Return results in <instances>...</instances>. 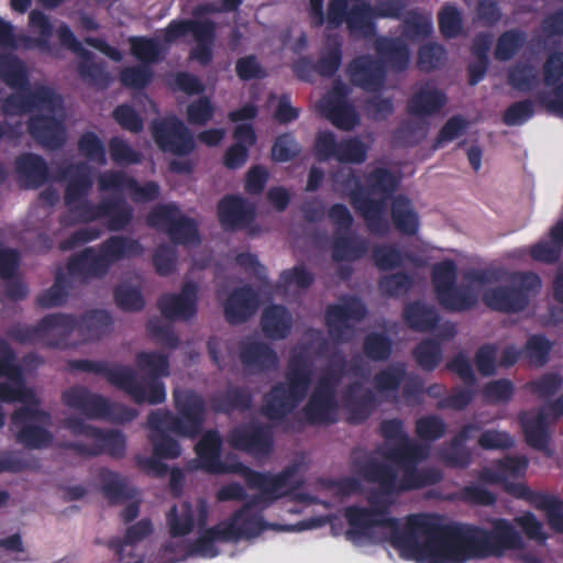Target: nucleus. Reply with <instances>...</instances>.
Returning <instances> with one entry per match:
<instances>
[{
	"label": "nucleus",
	"mask_w": 563,
	"mask_h": 563,
	"mask_svg": "<svg viewBox=\"0 0 563 563\" xmlns=\"http://www.w3.org/2000/svg\"><path fill=\"white\" fill-rule=\"evenodd\" d=\"M100 191H129L135 203H145L157 200L159 186L154 180L141 185L135 178L128 176L123 170H106L99 176Z\"/></svg>",
	"instance_id": "393cba45"
},
{
	"label": "nucleus",
	"mask_w": 563,
	"mask_h": 563,
	"mask_svg": "<svg viewBox=\"0 0 563 563\" xmlns=\"http://www.w3.org/2000/svg\"><path fill=\"white\" fill-rule=\"evenodd\" d=\"M198 287L187 282L180 288V294L166 292L158 297L157 307L163 318L176 320H190L197 316Z\"/></svg>",
	"instance_id": "c756f323"
},
{
	"label": "nucleus",
	"mask_w": 563,
	"mask_h": 563,
	"mask_svg": "<svg viewBox=\"0 0 563 563\" xmlns=\"http://www.w3.org/2000/svg\"><path fill=\"white\" fill-rule=\"evenodd\" d=\"M260 324L267 339L285 340L291 330V317L286 307L272 305L264 309Z\"/></svg>",
	"instance_id": "a18cd8bd"
},
{
	"label": "nucleus",
	"mask_w": 563,
	"mask_h": 563,
	"mask_svg": "<svg viewBox=\"0 0 563 563\" xmlns=\"http://www.w3.org/2000/svg\"><path fill=\"white\" fill-rule=\"evenodd\" d=\"M339 185L350 197L352 208L363 217L369 233L383 236L390 231V224L384 217V200H374L365 192L364 184L355 170L343 174Z\"/></svg>",
	"instance_id": "2eb2a0df"
},
{
	"label": "nucleus",
	"mask_w": 563,
	"mask_h": 563,
	"mask_svg": "<svg viewBox=\"0 0 563 563\" xmlns=\"http://www.w3.org/2000/svg\"><path fill=\"white\" fill-rule=\"evenodd\" d=\"M448 103V95L433 84L426 82L408 99L409 115L426 118L439 113Z\"/></svg>",
	"instance_id": "4c0bfd02"
},
{
	"label": "nucleus",
	"mask_w": 563,
	"mask_h": 563,
	"mask_svg": "<svg viewBox=\"0 0 563 563\" xmlns=\"http://www.w3.org/2000/svg\"><path fill=\"white\" fill-rule=\"evenodd\" d=\"M218 542H238L232 536V531L223 530L220 526L214 525L206 528L192 541L183 543H169L165 545V551L180 555L179 560L189 558H216L219 555V549L216 547Z\"/></svg>",
	"instance_id": "5701e85b"
},
{
	"label": "nucleus",
	"mask_w": 563,
	"mask_h": 563,
	"mask_svg": "<svg viewBox=\"0 0 563 563\" xmlns=\"http://www.w3.org/2000/svg\"><path fill=\"white\" fill-rule=\"evenodd\" d=\"M218 218L223 230L240 231L255 220V207L243 197L228 195L219 200Z\"/></svg>",
	"instance_id": "f704fd0d"
},
{
	"label": "nucleus",
	"mask_w": 563,
	"mask_h": 563,
	"mask_svg": "<svg viewBox=\"0 0 563 563\" xmlns=\"http://www.w3.org/2000/svg\"><path fill=\"white\" fill-rule=\"evenodd\" d=\"M427 532L419 563L465 562L471 559L501 556L507 550H520L523 540L506 519H497L493 529L470 523H443L438 515L434 523H421Z\"/></svg>",
	"instance_id": "f257e3e1"
},
{
	"label": "nucleus",
	"mask_w": 563,
	"mask_h": 563,
	"mask_svg": "<svg viewBox=\"0 0 563 563\" xmlns=\"http://www.w3.org/2000/svg\"><path fill=\"white\" fill-rule=\"evenodd\" d=\"M131 55L140 62L141 65H153L162 59V48L158 42L147 36H131Z\"/></svg>",
	"instance_id": "680f3d73"
},
{
	"label": "nucleus",
	"mask_w": 563,
	"mask_h": 563,
	"mask_svg": "<svg viewBox=\"0 0 563 563\" xmlns=\"http://www.w3.org/2000/svg\"><path fill=\"white\" fill-rule=\"evenodd\" d=\"M258 306V294L251 286L238 287L224 302V319L232 325L242 324L254 316Z\"/></svg>",
	"instance_id": "e433bc0d"
},
{
	"label": "nucleus",
	"mask_w": 563,
	"mask_h": 563,
	"mask_svg": "<svg viewBox=\"0 0 563 563\" xmlns=\"http://www.w3.org/2000/svg\"><path fill=\"white\" fill-rule=\"evenodd\" d=\"M342 41L338 35L329 36L328 42H325L324 52L321 53L319 60L312 62V66L316 67L317 75L323 78H331L342 66Z\"/></svg>",
	"instance_id": "864d4df0"
},
{
	"label": "nucleus",
	"mask_w": 563,
	"mask_h": 563,
	"mask_svg": "<svg viewBox=\"0 0 563 563\" xmlns=\"http://www.w3.org/2000/svg\"><path fill=\"white\" fill-rule=\"evenodd\" d=\"M402 318L409 329L421 333L434 330L440 322L439 312L434 307L427 306L419 300L404 307Z\"/></svg>",
	"instance_id": "49530a36"
},
{
	"label": "nucleus",
	"mask_w": 563,
	"mask_h": 563,
	"mask_svg": "<svg viewBox=\"0 0 563 563\" xmlns=\"http://www.w3.org/2000/svg\"><path fill=\"white\" fill-rule=\"evenodd\" d=\"M395 16L397 8L393 3L373 5L365 0H358L349 5V0H329L325 13L324 0H310L308 4V19L312 29H320L325 24L330 30H338L344 23L347 33L361 40H372L375 36V19Z\"/></svg>",
	"instance_id": "20e7f679"
},
{
	"label": "nucleus",
	"mask_w": 563,
	"mask_h": 563,
	"mask_svg": "<svg viewBox=\"0 0 563 563\" xmlns=\"http://www.w3.org/2000/svg\"><path fill=\"white\" fill-rule=\"evenodd\" d=\"M457 267L453 260H443L431 269L435 298L440 307L451 312L468 311L475 307L477 297L471 286H457Z\"/></svg>",
	"instance_id": "f8f14e48"
},
{
	"label": "nucleus",
	"mask_w": 563,
	"mask_h": 563,
	"mask_svg": "<svg viewBox=\"0 0 563 563\" xmlns=\"http://www.w3.org/2000/svg\"><path fill=\"white\" fill-rule=\"evenodd\" d=\"M321 114L343 131H352L360 124V114L347 101V88L342 82L334 85L320 102Z\"/></svg>",
	"instance_id": "a878e982"
},
{
	"label": "nucleus",
	"mask_w": 563,
	"mask_h": 563,
	"mask_svg": "<svg viewBox=\"0 0 563 563\" xmlns=\"http://www.w3.org/2000/svg\"><path fill=\"white\" fill-rule=\"evenodd\" d=\"M374 48L380 62L389 65L391 70L402 73L408 69L410 52L404 40L382 36L376 40Z\"/></svg>",
	"instance_id": "ea45409f"
},
{
	"label": "nucleus",
	"mask_w": 563,
	"mask_h": 563,
	"mask_svg": "<svg viewBox=\"0 0 563 563\" xmlns=\"http://www.w3.org/2000/svg\"><path fill=\"white\" fill-rule=\"evenodd\" d=\"M231 448L253 456H268L273 452V432L265 424H238L228 433Z\"/></svg>",
	"instance_id": "b1692460"
},
{
	"label": "nucleus",
	"mask_w": 563,
	"mask_h": 563,
	"mask_svg": "<svg viewBox=\"0 0 563 563\" xmlns=\"http://www.w3.org/2000/svg\"><path fill=\"white\" fill-rule=\"evenodd\" d=\"M507 84L516 91L529 92L538 86V75L527 62H518L507 70Z\"/></svg>",
	"instance_id": "bf43d9fd"
},
{
	"label": "nucleus",
	"mask_w": 563,
	"mask_h": 563,
	"mask_svg": "<svg viewBox=\"0 0 563 563\" xmlns=\"http://www.w3.org/2000/svg\"><path fill=\"white\" fill-rule=\"evenodd\" d=\"M386 457L402 466H412L427 457V450L416 441L404 438L389 449Z\"/></svg>",
	"instance_id": "5fc2aeb1"
},
{
	"label": "nucleus",
	"mask_w": 563,
	"mask_h": 563,
	"mask_svg": "<svg viewBox=\"0 0 563 563\" xmlns=\"http://www.w3.org/2000/svg\"><path fill=\"white\" fill-rule=\"evenodd\" d=\"M52 416L48 411L24 405L12 411L11 430L16 443L29 450H44L53 443V433L48 430Z\"/></svg>",
	"instance_id": "ddd939ff"
},
{
	"label": "nucleus",
	"mask_w": 563,
	"mask_h": 563,
	"mask_svg": "<svg viewBox=\"0 0 563 563\" xmlns=\"http://www.w3.org/2000/svg\"><path fill=\"white\" fill-rule=\"evenodd\" d=\"M68 365L70 371L93 373L108 379L110 385L126 393L136 405H141L144 399V393L135 380V369L129 365L90 358L70 360Z\"/></svg>",
	"instance_id": "a211bd4d"
},
{
	"label": "nucleus",
	"mask_w": 563,
	"mask_h": 563,
	"mask_svg": "<svg viewBox=\"0 0 563 563\" xmlns=\"http://www.w3.org/2000/svg\"><path fill=\"white\" fill-rule=\"evenodd\" d=\"M65 428L69 429L74 437H87L95 442H64L60 444L64 450H70L81 456H100L106 453L113 459H122L126 452V438L122 431H103L85 423L78 417L65 419Z\"/></svg>",
	"instance_id": "1a4fd4ad"
},
{
	"label": "nucleus",
	"mask_w": 563,
	"mask_h": 563,
	"mask_svg": "<svg viewBox=\"0 0 563 563\" xmlns=\"http://www.w3.org/2000/svg\"><path fill=\"white\" fill-rule=\"evenodd\" d=\"M135 365L141 372L147 373L140 377L135 372L136 384L144 393L143 404L161 405L166 401V386L159 378L170 375L168 356L162 352H139L135 356Z\"/></svg>",
	"instance_id": "f3484780"
},
{
	"label": "nucleus",
	"mask_w": 563,
	"mask_h": 563,
	"mask_svg": "<svg viewBox=\"0 0 563 563\" xmlns=\"http://www.w3.org/2000/svg\"><path fill=\"white\" fill-rule=\"evenodd\" d=\"M399 186V179L386 167H377L365 177V192L368 197L377 196L374 200H387L395 194Z\"/></svg>",
	"instance_id": "3c124183"
},
{
	"label": "nucleus",
	"mask_w": 563,
	"mask_h": 563,
	"mask_svg": "<svg viewBox=\"0 0 563 563\" xmlns=\"http://www.w3.org/2000/svg\"><path fill=\"white\" fill-rule=\"evenodd\" d=\"M352 86L367 92L379 91L386 81V68L373 55H361L352 58L346 68Z\"/></svg>",
	"instance_id": "7c9ffc66"
},
{
	"label": "nucleus",
	"mask_w": 563,
	"mask_h": 563,
	"mask_svg": "<svg viewBox=\"0 0 563 563\" xmlns=\"http://www.w3.org/2000/svg\"><path fill=\"white\" fill-rule=\"evenodd\" d=\"M0 80L13 90L26 89L30 73L25 63L15 55H0Z\"/></svg>",
	"instance_id": "603ef678"
},
{
	"label": "nucleus",
	"mask_w": 563,
	"mask_h": 563,
	"mask_svg": "<svg viewBox=\"0 0 563 563\" xmlns=\"http://www.w3.org/2000/svg\"><path fill=\"white\" fill-rule=\"evenodd\" d=\"M412 356L421 369L433 372L441 363V360H443V350H441V344L438 340L426 339L417 344L412 351Z\"/></svg>",
	"instance_id": "052dcab7"
},
{
	"label": "nucleus",
	"mask_w": 563,
	"mask_h": 563,
	"mask_svg": "<svg viewBox=\"0 0 563 563\" xmlns=\"http://www.w3.org/2000/svg\"><path fill=\"white\" fill-rule=\"evenodd\" d=\"M299 464L291 463L276 475L263 472V478L250 484V489H258L262 496L277 499L302 487V478L298 476Z\"/></svg>",
	"instance_id": "473e14b6"
},
{
	"label": "nucleus",
	"mask_w": 563,
	"mask_h": 563,
	"mask_svg": "<svg viewBox=\"0 0 563 563\" xmlns=\"http://www.w3.org/2000/svg\"><path fill=\"white\" fill-rule=\"evenodd\" d=\"M69 285V279L63 273H57L55 283H53L51 288L38 295L37 299H35V305L44 309L62 307L66 302Z\"/></svg>",
	"instance_id": "69168bd1"
},
{
	"label": "nucleus",
	"mask_w": 563,
	"mask_h": 563,
	"mask_svg": "<svg viewBox=\"0 0 563 563\" xmlns=\"http://www.w3.org/2000/svg\"><path fill=\"white\" fill-rule=\"evenodd\" d=\"M526 33L520 29H510L498 35L494 58L498 62H507L516 56L525 46Z\"/></svg>",
	"instance_id": "4d7b16f0"
},
{
	"label": "nucleus",
	"mask_w": 563,
	"mask_h": 563,
	"mask_svg": "<svg viewBox=\"0 0 563 563\" xmlns=\"http://www.w3.org/2000/svg\"><path fill=\"white\" fill-rule=\"evenodd\" d=\"M188 33L192 34L194 40H203L216 33V24L211 20L175 19L167 24L165 32H163V41L174 43Z\"/></svg>",
	"instance_id": "a19ab883"
},
{
	"label": "nucleus",
	"mask_w": 563,
	"mask_h": 563,
	"mask_svg": "<svg viewBox=\"0 0 563 563\" xmlns=\"http://www.w3.org/2000/svg\"><path fill=\"white\" fill-rule=\"evenodd\" d=\"M377 397L371 389H363L361 383H351L343 394V407L347 412L346 421L350 424L365 422L377 408Z\"/></svg>",
	"instance_id": "c9c22d12"
},
{
	"label": "nucleus",
	"mask_w": 563,
	"mask_h": 563,
	"mask_svg": "<svg viewBox=\"0 0 563 563\" xmlns=\"http://www.w3.org/2000/svg\"><path fill=\"white\" fill-rule=\"evenodd\" d=\"M260 503L261 496L254 495L242 505L241 509L234 511L229 520L216 525L222 527L223 530L232 531L233 538L238 541L258 537L268 527L260 510H255Z\"/></svg>",
	"instance_id": "bb28decb"
},
{
	"label": "nucleus",
	"mask_w": 563,
	"mask_h": 563,
	"mask_svg": "<svg viewBox=\"0 0 563 563\" xmlns=\"http://www.w3.org/2000/svg\"><path fill=\"white\" fill-rule=\"evenodd\" d=\"M176 415L167 409L150 412L147 424L150 430L167 429L169 432L188 439L201 434L207 419L206 399L192 389L174 391Z\"/></svg>",
	"instance_id": "0eeeda50"
},
{
	"label": "nucleus",
	"mask_w": 563,
	"mask_h": 563,
	"mask_svg": "<svg viewBox=\"0 0 563 563\" xmlns=\"http://www.w3.org/2000/svg\"><path fill=\"white\" fill-rule=\"evenodd\" d=\"M167 525H169V533L173 538H180L189 534L194 529V510L192 505L188 501L180 504V510L177 506H172L167 512Z\"/></svg>",
	"instance_id": "13d9d810"
},
{
	"label": "nucleus",
	"mask_w": 563,
	"mask_h": 563,
	"mask_svg": "<svg viewBox=\"0 0 563 563\" xmlns=\"http://www.w3.org/2000/svg\"><path fill=\"white\" fill-rule=\"evenodd\" d=\"M366 317L365 305L361 299L351 297L342 303H333L325 308L324 322L330 339L338 344L350 343L353 338V325L350 321L360 322Z\"/></svg>",
	"instance_id": "412c9836"
},
{
	"label": "nucleus",
	"mask_w": 563,
	"mask_h": 563,
	"mask_svg": "<svg viewBox=\"0 0 563 563\" xmlns=\"http://www.w3.org/2000/svg\"><path fill=\"white\" fill-rule=\"evenodd\" d=\"M390 217L396 231L408 236L417 234L419 217L407 196L398 195L394 197V200H391Z\"/></svg>",
	"instance_id": "8fccbe9b"
},
{
	"label": "nucleus",
	"mask_w": 563,
	"mask_h": 563,
	"mask_svg": "<svg viewBox=\"0 0 563 563\" xmlns=\"http://www.w3.org/2000/svg\"><path fill=\"white\" fill-rule=\"evenodd\" d=\"M223 449V440L216 429H210L201 435L200 441L196 444V453L200 467L207 465H216L220 461L221 450Z\"/></svg>",
	"instance_id": "6e6d98bb"
},
{
	"label": "nucleus",
	"mask_w": 563,
	"mask_h": 563,
	"mask_svg": "<svg viewBox=\"0 0 563 563\" xmlns=\"http://www.w3.org/2000/svg\"><path fill=\"white\" fill-rule=\"evenodd\" d=\"M26 132L36 144L57 151L66 144L65 123L53 114H33L26 121Z\"/></svg>",
	"instance_id": "2f4dec72"
},
{
	"label": "nucleus",
	"mask_w": 563,
	"mask_h": 563,
	"mask_svg": "<svg viewBox=\"0 0 563 563\" xmlns=\"http://www.w3.org/2000/svg\"><path fill=\"white\" fill-rule=\"evenodd\" d=\"M60 103L62 98L53 88L38 85L31 89L29 86L3 98L0 102V111L7 117L23 115L33 112L34 109L54 112Z\"/></svg>",
	"instance_id": "aec40b11"
},
{
	"label": "nucleus",
	"mask_w": 563,
	"mask_h": 563,
	"mask_svg": "<svg viewBox=\"0 0 563 563\" xmlns=\"http://www.w3.org/2000/svg\"><path fill=\"white\" fill-rule=\"evenodd\" d=\"M62 402L70 409L78 410L88 419H109L114 423H129L136 417L135 409L112 402L79 385L62 393Z\"/></svg>",
	"instance_id": "9b49d317"
},
{
	"label": "nucleus",
	"mask_w": 563,
	"mask_h": 563,
	"mask_svg": "<svg viewBox=\"0 0 563 563\" xmlns=\"http://www.w3.org/2000/svg\"><path fill=\"white\" fill-rule=\"evenodd\" d=\"M380 510H368L366 507L351 505L345 509V518L350 528L346 530L347 540H355L369 536V531L376 528L390 530V544L398 550L405 560L418 562L421 558L423 541L427 532L422 523H434L437 515H409L404 528L399 526V519L393 516H382Z\"/></svg>",
	"instance_id": "f03ea898"
},
{
	"label": "nucleus",
	"mask_w": 563,
	"mask_h": 563,
	"mask_svg": "<svg viewBox=\"0 0 563 563\" xmlns=\"http://www.w3.org/2000/svg\"><path fill=\"white\" fill-rule=\"evenodd\" d=\"M542 82L551 90L538 92V104L548 113L563 119V52L553 51L547 55L542 64Z\"/></svg>",
	"instance_id": "4be33fe9"
},
{
	"label": "nucleus",
	"mask_w": 563,
	"mask_h": 563,
	"mask_svg": "<svg viewBox=\"0 0 563 563\" xmlns=\"http://www.w3.org/2000/svg\"><path fill=\"white\" fill-rule=\"evenodd\" d=\"M73 328L59 329V341L51 345L62 347L63 342L75 331L78 332L82 342L97 341L108 335L113 327V318L106 310H88L80 318L73 316Z\"/></svg>",
	"instance_id": "c85d7f7f"
},
{
	"label": "nucleus",
	"mask_w": 563,
	"mask_h": 563,
	"mask_svg": "<svg viewBox=\"0 0 563 563\" xmlns=\"http://www.w3.org/2000/svg\"><path fill=\"white\" fill-rule=\"evenodd\" d=\"M15 168L26 188H38L48 180V165L44 158L34 153H24L16 157Z\"/></svg>",
	"instance_id": "79ce46f5"
},
{
	"label": "nucleus",
	"mask_w": 563,
	"mask_h": 563,
	"mask_svg": "<svg viewBox=\"0 0 563 563\" xmlns=\"http://www.w3.org/2000/svg\"><path fill=\"white\" fill-rule=\"evenodd\" d=\"M368 240L355 234H334L332 258L334 262H356L368 253Z\"/></svg>",
	"instance_id": "de8ad7c7"
},
{
	"label": "nucleus",
	"mask_w": 563,
	"mask_h": 563,
	"mask_svg": "<svg viewBox=\"0 0 563 563\" xmlns=\"http://www.w3.org/2000/svg\"><path fill=\"white\" fill-rule=\"evenodd\" d=\"M415 280L407 272L391 273L378 279V290L389 298H399L412 290Z\"/></svg>",
	"instance_id": "e2e57ef3"
},
{
	"label": "nucleus",
	"mask_w": 563,
	"mask_h": 563,
	"mask_svg": "<svg viewBox=\"0 0 563 563\" xmlns=\"http://www.w3.org/2000/svg\"><path fill=\"white\" fill-rule=\"evenodd\" d=\"M520 427L525 437V442L533 450H547L550 443L548 433L547 412L540 410L536 415L523 413L520 416Z\"/></svg>",
	"instance_id": "09e8293b"
},
{
	"label": "nucleus",
	"mask_w": 563,
	"mask_h": 563,
	"mask_svg": "<svg viewBox=\"0 0 563 563\" xmlns=\"http://www.w3.org/2000/svg\"><path fill=\"white\" fill-rule=\"evenodd\" d=\"M78 75L90 86L104 89L110 84V75L106 71L104 64L96 62L91 57H81L78 63Z\"/></svg>",
	"instance_id": "0e129e2a"
},
{
	"label": "nucleus",
	"mask_w": 563,
	"mask_h": 563,
	"mask_svg": "<svg viewBox=\"0 0 563 563\" xmlns=\"http://www.w3.org/2000/svg\"><path fill=\"white\" fill-rule=\"evenodd\" d=\"M73 325L71 314L56 312L43 317L36 325H13L9 328L8 336L20 344H34L48 336L58 338L59 329L67 331Z\"/></svg>",
	"instance_id": "cd10ccee"
},
{
	"label": "nucleus",
	"mask_w": 563,
	"mask_h": 563,
	"mask_svg": "<svg viewBox=\"0 0 563 563\" xmlns=\"http://www.w3.org/2000/svg\"><path fill=\"white\" fill-rule=\"evenodd\" d=\"M145 222L152 229L167 233L174 244L198 245L201 242L197 221L183 214L174 202L154 206Z\"/></svg>",
	"instance_id": "4468645a"
},
{
	"label": "nucleus",
	"mask_w": 563,
	"mask_h": 563,
	"mask_svg": "<svg viewBox=\"0 0 563 563\" xmlns=\"http://www.w3.org/2000/svg\"><path fill=\"white\" fill-rule=\"evenodd\" d=\"M78 152L91 163L100 166L107 164L106 145L92 131H86L79 136Z\"/></svg>",
	"instance_id": "338daca9"
},
{
	"label": "nucleus",
	"mask_w": 563,
	"mask_h": 563,
	"mask_svg": "<svg viewBox=\"0 0 563 563\" xmlns=\"http://www.w3.org/2000/svg\"><path fill=\"white\" fill-rule=\"evenodd\" d=\"M65 187V206L80 222L108 220L109 231H123L131 224L133 209L123 197H110L93 205L88 195L92 189L91 168L86 163L70 164L62 169Z\"/></svg>",
	"instance_id": "7ed1b4c3"
},
{
	"label": "nucleus",
	"mask_w": 563,
	"mask_h": 563,
	"mask_svg": "<svg viewBox=\"0 0 563 563\" xmlns=\"http://www.w3.org/2000/svg\"><path fill=\"white\" fill-rule=\"evenodd\" d=\"M240 361L245 371L253 374L276 371L278 366L277 352L268 343L246 338L241 340Z\"/></svg>",
	"instance_id": "72a5a7b5"
},
{
	"label": "nucleus",
	"mask_w": 563,
	"mask_h": 563,
	"mask_svg": "<svg viewBox=\"0 0 563 563\" xmlns=\"http://www.w3.org/2000/svg\"><path fill=\"white\" fill-rule=\"evenodd\" d=\"M541 289L537 273H515L510 284L494 286L483 292V302L492 311L519 313L529 305L530 296Z\"/></svg>",
	"instance_id": "9d476101"
},
{
	"label": "nucleus",
	"mask_w": 563,
	"mask_h": 563,
	"mask_svg": "<svg viewBox=\"0 0 563 563\" xmlns=\"http://www.w3.org/2000/svg\"><path fill=\"white\" fill-rule=\"evenodd\" d=\"M408 377L405 363H394L374 375V388L388 401L396 404L399 400L397 393Z\"/></svg>",
	"instance_id": "37998d69"
},
{
	"label": "nucleus",
	"mask_w": 563,
	"mask_h": 563,
	"mask_svg": "<svg viewBox=\"0 0 563 563\" xmlns=\"http://www.w3.org/2000/svg\"><path fill=\"white\" fill-rule=\"evenodd\" d=\"M439 457L451 468L464 470L472 463V451L464 443L451 441L439 450Z\"/></svg>",
	"instance_id": "774afa93"
},
{
	"label": "nucleus",
	"mask_w": 563,
	"mask_h": 563,
	"mask_svg": "<svg viewBox=\"0 0 563 563\" xmlns=\"http://www.w3.org/2000/svg\"><path fill=\"white\" fill-rule=\"evenodd\" d=\"M144 246L131 236L112 235L97 246H87L68 260V273L82 280L102 279L115 263L140 257Z\"/></svg>",
	"instance_id": "423d86ee"
},
{
	"label": "nucleus",
	"mask_w": 563,
	"mask_h": 563,
	"mask_svg": "<svg viewBox=\"0 0 563 563\" xmlns=\"http://www.w3.org/2000/svg\"><path fill=\"white\" fill-rule=\"evenodd\" d=\"M150 130L154 143L165 153L184 157L192 154L197 147L192 131L174 114L154 120Z\"/></svg>",
	"instance_id": "6ab92c4d"
},
{
	"label": "nucleus",
	"mask_w": 563,
	"mask_h": 563,
	"mask_svg": "<svg viewBox=\"0 0 563 563\" xmlns=\"http://www.w3.org/2000/svg\"><path fill=\"white\" fill-rule=\"evenodd\" d=\"M311 383V361L305 352H295L289 357L285 380L264 394L260 412L272 422L285 420L307 398Z\"/></svg>",
	"instance_id": "39448f33"
},
{
	"label": "nucleus",
	"mask_w": 563,
	"mask_h": 563,
	"mask_svg": "<svg viewBox=\"0 0 563 563\" xmlns=\"http://www.w3.org/2000/svg\"><path fill=\"white\" fill-rule=\"evenodd\" d=\"M338 385L339 376L333 371H325L302 408L303 419L308 424L330 426L338 422Z\"/></svg>",
	"instance_id": "dca6fc26"
},
{
	"label": "nucleus",
	"mask_w": 563,
	"mask_h": 563,
	"mask_svg": "<svg viewBox=\"0 0 563 563\" xmlns=\"http://www.w3.org/2000/svg\"><path fill=\"white\" fill-rule=\"evenodd\" d=\"M252 394L241 386H231L210 397V408L214 413L232 415L235 411L245 412L251 409Z\"/></svg>",
	"instance_id": "58836bf2"
},
{
	"label": "nucleus",
	"mask_w": 563,
	"mask_h": 563,
	"mask_svg": "<svg viewBox=\"0 0 563 563\" xmlns=\"http://www.w3.org/2000/svg\"><path fill=\"white\" fill-rule=\"evenodd\" d=\"M365 481L378 484V489L385 495H396L402 492L422 489L435 485L441 474L434 468H418L416 465L404 466L402 477L397 481V474L391 466L377 461H369L361 468Z\"/></svg>",
	"instance_id": "6e6552de"
},
{
	"label": "nucleus",
	"mask_w": 563,
	"mask_h": 563,
	"mask_svg": "<svg viewBox=\"0 0 563 563\" xmlns=\"http://www.w3.org/2000/svg\"><path fill=\"white\" fill-rule=\"evenodd\" d=\"M101 493L110 505L123 504L135 498L136 490L128 484V478L110 468L100 471Z\"/></svg>",
	"instance_id": "c03bdc74"
}]
</instances>
